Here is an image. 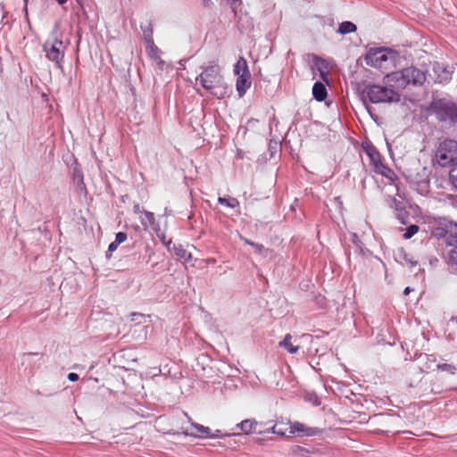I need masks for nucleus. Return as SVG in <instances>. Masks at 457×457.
<instances>
[{"label": "nucleus", "mask_w": 457, "mask_h": 457, "mask_svg": "<svg viewBox=\"0 0 457 457\" xmlns=\"http://www.w3.org/2000/svg\"><path fill=\"white\" fill-rule=\"evenodd\" d=\"M313 62H314V64H315L317 70L319 71L322 79L328 81V62L325 59L319 57L317 55H313Z\"/></svg>", "instance_id": "obj_15"}, {"label": "nucleus", "mask_w": 457, "mask_h": 457, "mask_svg": "<svg viewBox=\"0 0 457 457\" xmlns=\"http://www.w3.org/2000/svg\"><path fill=\"white\" fill-rule=\"evenodd\" d=\"M290 434L300 436H315L322 433V429L315 427H309L299 421L289 423Z\"/></svg>", "instance_id": "obj_8"}, {"label": "nucleus", "mask_w": 457, "mask_h": 457, "mask_svg": "<svg viewBox=\"0 0 457 457\" xmlns=\"http://www.w3.org/2000/svg\"><path fill=\"white\" fill-rule=\"evenodd\" d=\"M191 427L195 432H185V435L198 437L202 439L209 438L211 436V428L199 423L194 422L190 420Z\"/></svg>", "instance_id": "obj_13"}, {"label": "nucleus", "mask_w": 457, "mask_h": 457, "mask_svg": "<svg viewBox=\"0 0 457 457\" xmlns=\"http://www.w3.org/2000/svg\"><path fill=\"white\" fill-rule=\"evenodd\" d=\"M374 172L386 178L391 182L397 179L395 171L384 163H379V165L375 168Z\"/></svg>", "instance_id": "obj_18"}, {"label": "nucleus", "mask_w": 457, "mask_h": 457, "mask_svg": "<svg viewBox=\"0 0 457 457\" xmlns=\"http://www.w3.org/2000/svg\"><path fill=\"white\" fill-rule=\"evenodd\" d=\"M234 73L237 76L240 74H250L246 60L240 56L234 65Z\"/></svg>", "instance_id": "obj_22"}, {"label": "nucleus", "mask_w": 457, "mask_h": 457, "mask_svg": "<svg viewBox=\"0 0 457 457\" xmlns=\"http://www.w3.org/2000/svg\"><path fill=\"white\" fill-rule=\"evenodd\" d=\"M365 93L372 104H391L400 101V95L395 90L380 85H368Z\"/></svg>", "instance_id": "obj_6"}, {"label": "nucleus", "mask_w": 457, "mask_h": 457, "mask_svg": "<svg viewBox=\"0 0 457 457\" xmlns=\"http://www.w3.org/2000/svg\"><path fill=\"white\" fill-rule=\"evenodd\" d=\"M133 211L135 213H137V214L143 213L144 214L145 210L138 204H136L133 206Z\"/></svg>", "instance_id": "obj_40"}, {"label": "nucleus", "mask_w": 457, "mask_h": 457, "mask_svg": "<svg viewBox=\"0 0 457 457\" xmlns=\"http://www.w3.org/2000/svg\"><path fill=\"white\" fill-rule=\"evenodd\" d=\"M261 427H262V423H258L255 420L252 419L245 420L237 424V428H238L245 435H249L253 432L262 435L263 434V430Z\"/></svg>", "instance_id": "obj_11"}, {"label": "nucleus", "mask_w": 457, "mask_h": 457, "mask_svg": "<svg viewBox=\"0 0 457 457\" xmlns=\"http://www.w3.org/2000/svg\"><path fill=\"white\" fill-rule=\"evenodd\" d=\"M156 236L159 237L161 242L168 248L169 251L171 250V239L167 240L166 236L163 232L160 230V232H155Z\"/></svg>", "instance_id": "obj_33"}, {"label": "nucleus", "mask_w": 457, "mask_h": 457, "mask_svg": "<svg viewBox=\"0 0 457 457\" xmlns=\"http://www.w3.org/2000/svg\"><path fill=\"white\" fill-rule=\"evenodd\" d=\"M449 228H454V233H450L446 237V245L453 247L447 252L446 260L449 264L457 265V223L449 221Z\"/></svg>", "instance_id": "obj_9"}, {"label": "nucleus", "mask_w": 457, "mask_h": 457, "mask_svg": "<svg viewBox=\"0 0 457 457\" xmlns=\"http://www.w3.org/2000/svg\"><path fill=\"white\" fill-rule=\"evenodd\" d=\"M357 30V27L352 21H343L339 24L337 33L341 35H346L350 33H353Z\"/></svg>", "instance_id": "obj_23"}, {"label": "nucleus", "mask_w": 457, "mask_h": 457, "mask_svg": "<svg viewBox=\"0 0 457 457\" xmlns=\"http://www.w3.org/2000/svg\"><path fill=\"white\" fill-rule=\"evenodd\" d=\"M79 377L77 373L71 372L68 374V379L71 382H76L79 380Z\"/></svg>", "instance_id": "obj_38"}, {"label": "nucleus", "mask_w": 457, "mask_h": 457, "mask_svg": "<svg viewBox=\"0 0 457 457\" xmlns=\"http://www.w3.org/2000/svg\"><path fill=\"white\" fill-rule=\"evenodd\" d=\"M146 52L151 59L159 62V64H163L164 62L158 55L159 48L154 45V38L148 37L147 42L145 43Z\"/></svg>", "instance_id": "obj_17"}, {"label": "nucleus", "mask_w": 457, "mask_h": 457, "mask_svg": "<svg viewBox=\"0 0 457 457\" xmlns=\"http://www.w3.org/2000/svg\"><path fill=\"white\" fill-rule=\"evenodd\" d=\"M238 433L233 432V433H223L221 430L217 429L214 433L211 432V436L209 438H221L223 436H237Z\"/></svg>", "instance_id": "obj_34"}, {"label": "nucleus", "mask_w": 457, "mask_h": 457, "mask_svg": "<svg viewBox=\"0 0 457 457\" xmlns=\"http://www.w3.org/2000/svg\"><path fill=\"white\" fill-rule=\"evenodd\" d=\"M420 228L416 224L410 225L406 228L405 232L403 234L404 239H410L418 231Z\"/></svg>", "instance_id": "obj_28"}, {"label": "nucleus", "mask_w": 457, "mask_h": 457, "mask_svg": "<svg viewBox=\"0 0 457 457\" xmlns=\"http://www.w3.org/2000/svg\"><path fill=\"white\" fill-rule=\"evenodd\" d=\"M67 46L68 44L64 43L62 38L58 24H56L51 31L50 37L44 43L43 50L49 61L54 62L58 68H62Z\"/></svg>", "instance_id": "obj_4"}, {"label": "nucleus", "mask_w": 457, "mask_h": 457, "mask_svg": "<svg viewBox=\"0 0 457 457\" xmlns=\"http://www.w3.org/2000/svg\"><path fill=\"white\" fill-rule=\"evenodd\" d=\"M138 318H144V316L140 313H132V320H137Z\"/></svg>", "instance_id": "obj_45"}, {"label": "nucleus", "mask_w": 457, "mask_h": 457, "mask_svg": "<svg viewBox=\"0 0 457 457\" xmlns=\"http://www.w3.org/2000/svg\"><path fill=\"white\" fill-rule=\"evenodd\" d=\"M429 113L444 123L453 125L457 122V105L447 98H435L429 104Z\"/></svg>", "instance_id": "obj_5"}, {"label": "nucleus", "mask_w": 457, "mask_h": 457, "mask_svg": "<svg viewBox=\"0 0 457 457\" xmlns=\"http://www.w3.org/2000/svg\"><path fill=\"white\" fill-rule=\"evenodd\" d=\"M252 246L255 249V251L262 254L263 251H265V247L262 245V244H258V243H255V244H252Z\"/></svg>", "instance_id": "obj_37"}, {"label": "nucleus", "mask_w": 457, "mask_h": 457, "mask_svg": "<svg viewBox=\"0 0 457 457\" xmlns=\"http://www.w3.org/2000/svg\"><path fill=\"white\" fill-rule=\"evenodd\" d=\"M442 230V232L438 233L439 236H442V237H447L448 235L446 234V232L444 231V229H440V228H437V231H440Z\"/></svg>", "instance_id": "obj_49"}, {"label": "nucleus", "mask_w": 457, "mask_h": 457, "mask_svg": "<svg viewBox=\"0 0 457 457\" xmlns=\"http://www.w3.org/2000/svg\"><path fill=\"white\" fill-rule=\"evenodd\" d=\"M411 291H412V289H411L410 287H405V289L403 290V294H404L405 295H408Z\"/></svg>", "instance_id": "obj_47"}, {"label": "nucleus", "mask_w": 457, "mask_h": 457, "mask_svg": "<svg viewBox=\"0 0 457 457\" xmlns=\"http://www.w3.org/2000/svg\"><path fill=\"white\" fill-rule=\"evenodd\" d=\"M303 337H311V335H303Z\"/></svg>", "instance_id": "obj_53"}, {"label": "nucleus", "mask_w": 457, "mask_h": 457, "mask_svg": "<svg viewBox=\"0 0 457 457\" xmlns=\"http://www.w3.org/2000/svg\"><path fill=\"white\" fill-rule=\"evenodd\" d=\"M396 217L402 224H407L409 212L403 207H396Z\"/></svg>", "instance_id": "obj_27"}, {"label": "nucleus", "mask_w": 457, "mask_h": 457, "mask_svg": "<svg viewBox=\"0 0 457 457\" xmlns=\"http://www.w3.org/2000/svg\"><path fill=\"white\" fill-rule=\"evenodd\" d=\"M144 218H140L141 224L145 230L151 228L154 232H160V224L156 221L154 213L144 211Z\"/></svg>", "instance_id": "obj_14"}, {"label": "nucleus", "mask_w": 457, "mask_h": 457, "mask_svg": "<svg viewBox=\"0 0 457 457\" xmlns=\"http://www.w3.org/2000/svg\"><path fill=\"white\" fill-rule=\"evenodd\" d=\"M218 203L221 205L227 206L231 209H236V208L239 207L238 200L234 197H230V198L219 197Z\"/></svg>", "instance_id": "obj_26"}, {"label": "nucleus", "mask_w": 457, "mask_h": 457, "mask_svg": "<svg viewBox=\"0 0 457 457\" xmlns=\"http://www.w3.org/2000/svg\"><path fill=\"white\" fill-rule=\"evenodd\" d=\"M241 239L244 241L245 244L249 245L252 246V244H255V242H253L245 237H241Z\"/></svg>", "instance_id": "obj_44"}, {"label": "nucleus", "mask_w": 457, "mask_h": 457, "mask_svg": "<svg viewBox=\"0 0 457 457\" xmlns=\"http://www.w3.org/2000/svg\"><path fill=\"white\" fill-rule=\"evenodd\" d=\"M434 80L436 83L445 84L452 79L453 71L444 64L435 62L433 64Z\"/></svg>", "instance_id": "obj_10"}, {"label": "nucleus", "mask_w": 457, "mask_h": 457, "mask_svg": "<svg viewBox=\"0 0 457 457\" xmlns=\"http://www.w3.org/2000/svg\"><path fill=\"white\" fill-rule=\"evenodd\" d=\"M279 149V145L276 141H270L269 144V153H270V158H273Z\"/></svg>", "instance_id": "obj_35"}, {"label": "nucleus", "mask_w": 457, "mask_h": 457, "mask_svg": "<svg viewBox=\"0 0 457 457\" xmlns=\"http://www.w3.org/2000/svg\"><path fill=\"white\" fill-rule=\"evenodd\" d=\"M291 453L297 456L307 457L312 454L313 451L301 445H293L291 447Z\"/></svg>", "instance_id": "obj_25"}, {"label": "nucleus", "mask_w": 457, "mask_h": 457, "mask_svg": "<svg viewBox=\"0 0 457 457\" xmlns=\"http://www.w3.org/2000/svg\"><path fill=\"white\" fill-rule=\"evenodd\" d=\"M170 251H172L179 259L183 260L185 262H188L192 260V254L180 244H174Z\"/></svg>", "instance_id": "obj_19"}, {"label": "nucleus", "mask_w": 457, "mask_h": 457, "mask_svg": "<svg viewBox=\"0 0 457 457\" xmlns=\"http://www.w3.org/2000/svg\"><path fill=\"white\" fill-rule=\"evenodd\" d=\"M252 85L251 74H240L236 80V89L239 97H243Z\"/></svg>", "instance_id": "obj_12"}, {"label": "nucleus", "mask_w": 457, "mask_h": 457, "mask_svg": "<svg viewBox=\"0 0 457 457\" xmlns=\"http://www.w3.org/2000/svg\"><path fill=\"white\" fill-rule=\"evenodd\" d=\"M201 70L195 80L213 97L224 98L227 95V84L218 63L212 62L207 66H201Z\"/></svg>", "instance_id": "obj_1"}, {"label": "nucleus", "mask_w": 457, "mask_h": 457, "mask_svg": "<svg viewBox=\"0 0 457 457\" xmlns=\"http://www.w3.org/2000/svg\"><path fill=\"white\" fill-rule=\"evenodd\" d=\"M171 214H172L171 210H170L168 207H165L163 215L168 217V216H170Z\"/></svg>", "instance_id": "obj_43"}, {"label": "nucleus", "mask_w": 457, "mask_h": 457, "mask_svg": "<svg viewBox=\"0 0 457 457\" xmlns=\"http://www.w3.org/2000/svg\"><path fill=\"white\" fill-rule=\"evenodd\" d=\"M426 79L425 72L415 66H409L400 71H393L385 77L386 83L399 89H403L408 86H422Z\"/></svg>", "instance_id": "obj_2"}, {"label": "nucleus", "mask_w": 457, "mask_h": 457, "mask_svg": "<svg viewBox=\"0 0 457 457\" xmlns=\"http://www.w3.org/2000/svg\"><path fill=\"white\" fill-rule=\"evenodd\" d=\"M351 241L352 243L360 250V252L361 253H363L364 252V245L362 243V241L360 239V237H358V235L356 233H353L351 235Z\"/></svg>", "instance_id": "obj_30"}, {"label": "nucleus", "mask_w": 457, "mask_h": 457, "mask_svg": "<svg viewBox=\"0 0 457 457\" xmlns=\"http://www.w3.org/2000/svg\"><path fill=\"white\" fill-rule=\"evenodd\" d=\"M76 1H77L78 3H79V2H80V0H76Z\"/></svg>", "instance_id": "obj_55"}, {"label": "nucleus", "mask_w": 457, "mask_h": 457, "mask_svg": "<svg viewBox=\"0 0 457 457\" xmlns=\"http://www.w3.org/2000/svg\"><path fill=\"white\" fill-rule=\"evenodd\" d=\"M72 180H73V183L76 184L79 191L83 192L84 194H87V187L84 183V177H83V173H82L81 170H79V169L73 170Z\"/></svg>", "instance_id": "obj_20"}, {"label": "nucleus", "mask_w": 457, "mask_h": 457, "mask_svg": "<svg viewBox=\"0 0 457 457\" xmlns=\"http://www.w3.org/2000/svg\"><path fill=\"white\" fill-rule=\"evenodd\" d=\"M141 29L143 31V38L145 40V43L147 42L148 35L150 38H153V26L151 23H149L145 27L141 25Z\"/></svg>", "instance_id": "obj_31"}, {"label": "nucleus", "mask_w": 457, "mask_h": 457, "mask_svg": "<svg viewBox=\"0 0 457 457\" xmlns=\"http://www.w3.org/2000/svg\"><path fill=\"white\" fill-rule=\"evenodd\" d=\"M366 152L370 160V164L373 167V170L379 165V163H383L381 161L380 154L375 148H369Z\"/></svg>", "instance_id": "obj_24"}, {"label": "nucleus", "mask_w": 457, "mask_h": 457, "mask_svg": "<svg viewBox=\"0 0 457 457\" xmlns=\"http://www.w3.org/2000/svg\"><path fill=\"white\" fill-rule=\"evenodd\" d=\"M392 202H393V204H394V207H395V211H396V207H403L402 206V203L400 201H398L397 199L393 198Z\"/></svg>", "instance_id": "obj_42"}, {"label": "nucleus", "mask_w": 457, "mask_h": 457, "mask_svg": "<svg viewBox=\"0 0 457 457\" xmlns=\"http://www.w3.org/2000/svg\"><path fill=\"white\" fill-rule=\"evenodd\" d=\"M292 338L291 334H287L284 339L279 342L278 345L287 350L289 353L295 354L298 352L299 345L292 344Z\"/></svg>", "instance_id": "obj_21"}, {"label": "nucleus", "mask_w": 457, "mask_h": 457, "mask_svg": "<svg viewBox=\"0 0 457 457\" xmlns=\"http://www.w3.org/2000/svg\"><path fill=\"white\" fill-rule=\"evenodd\" d=\"M366 109H367V111L369 112L370 115L371 117H373V115H372V113H371V107L366 106Z\"/></svg>", "instance_id": "obj_51"}, {"label": "nucleus", "mask_w": 457, "mask_h": 457, "mask_svg": "<svg viewBox=\"0 0 457 457\" xmlns=\"http://www.w3.org/2000/svg\"><path fill=\"white\" fill-rule=\"evenodd\" d=\"M410 264H411V266H415V265L417 264V262L410 261Z\"/></svg>", "instance_id": "obj_52"}, {"label": "nucleus", "mask_w": 457, "mask_h": 457, "mask_svg": "<svg viewBox=\"0 0 457 457\" xmlns=\"http://www.w3.org/2000/svg\"><path fill=\"white\" fill-rule=\"evenodd\" d=\"M60 5L66 4L67 0H55Z\"/></svg>", "instance_id": "obj_50"}, {"label": "nucleus", "mask_w": 457, "mask_h": 457, "mask_svg": "<svg viewBox=\"0 0 457 457\" xmlns=\"http://www.w3.org/2000/svg\"><path fill=\"white\" fill-rule=\"evenodd\" d=\"M275 435H278V436H284L285 435V432L281 429H276V431L274 432Z\"/></svg>", "instance_id": "obj_48"}, {"label": "nucleus", "mask_w": 457, "mask_h": 457, "mask_svg": "<svg viewBox=\"0 0 457 457\" xmlns=\"http://www.w3.org/2000/svg\"><path fill=\"white\" fill-rule=\"evenodd\" d=\"M436 159L441 167H453L457 164V142L452 139H446L440 143Z\"/></svg>", "instance_id": "obj_7"}, {"label": "nucleus", "mask_w": 457, "mask_h": 457, "mask_svg": "<svg viewBox=\"0 0 457 457\" xmlns=\"http://www.w3.org/2000/svg\"><path fill=\"white\" fill-rule=\"evenodd\" d=\"M398 51L388 47H376L368 50L365 55L367 65L377 69L395 67L400 62Z\"/></svg>", "instance_id": "obj_3"}, {"label": "nucleus", "mask_w": 457, "mask_h": 457, "mask_svg": "<svg viewBox=\"0 0 457 457\" xmlns=\"http://www.w3.org/2000/svg\"><path fill=\"white\" fill-rule=\"evenodd\" d=\"M261 428L263 430V434H264V433H271V434H274V432H275V431H276V429H277V426H276V425H274V426H272V427H270V428H265V429H264V428H262L261 427Z\"/></svg>", "instance_id": "obj_41"}, {"label": "nucleus", "mask_w": 457, "mask_h": 457, "mask_svg": "<svg viewBox=\"0 0 457 457\" xmlns=\"http://www.w3.org/2000/svg\"><path fill=\"white\" fill-rule=\"evenodd\" d=\"M436 367H437V370H439L441 371H446L450 374H455L457 371V368L453 364L440 363V364H437Z\"/></svg>", "instance_id": "obj_29"}, {"label": "nucleus", "mask_w": 457, "mask_h": 457, "mask_svg": "<svg viewBox=\"0 0 457 457\" xmlns=\"http://www.w3.org/2000/svg\"><path fill=\"white\" fill-rule=\"evenodd\" d=\"M128 236L125 232H118L115 236V242L120 245L126 241Z\"/></svg>", "instance_id": "obj_36"}, {"label": "nucleus", "mask_w": 457, "mask_h": 457, "mask_svg": "<svg viewBox=\"0 0 457 457\" xmlns=\"http://www.w3.org/2000/svg\"><path fill=\"white\" fill-rule=\"evenodd\" d=\"M449 180L453 187L457 189V164L451 169L449 172Z\"/></svg>", "instance_id": "obj_32"}, {"label": "nucleus", "mask_w": 457, "mask_h": 457, "mask_svg": "<svg viewBox=\"0 0 457 457\" xmlns=\"http://www.w3.org/2000/svg\"><path fill=\"white\" fill-rule=\"evenodd\" d=\"M312 96L313 98L318 102H322L326 99L328 92L325 85L322 82L317 81L314 83L312 87Z\"/></svg>", "instance_id": "obj_16"}, {"label": "nucleus", "mask_w": 457, "mask_h": 457, "mask_svg": "<svg viewBox=\"0 0 457 457\" xmlns=\"http://www.w3.org/2000/svg\"><path fill=\"white\" fill-rule=\"evenodd\" d=\"M138 318H144V316L140 313H132V320H137Z\"/></svg>", "instance_id": "obj_46"}, {"label": "nucleus", "mask_w": 457, "mask_h": 457, "mask_svg": "<svg viewBox=\"0 0 457 457\" xmlns=\"http://www.w3.org/2000/svg\"><path fill=\"white\" fill-rule=\"evenodd\" d=\"M118 246H119V245L115 241H113L109 245L107 252L112 253L118 248Z\"/></svg>", "instance_id": "obj_39"}, {"label": "nucleus", "mask_w": 457, "mask_h": 457, "mask_svg": "<svg viewBox=\"0 0 457 457\" xmlns=\"http://www.w3.org/2000/svg\"><path fill=\"white\" fill-rule=\"evenodd\" d=\"M197 93H198V95L203 96V94L199 90H197Z\"/></svg>", "instance_id": "obj_54"}]
</instances>
